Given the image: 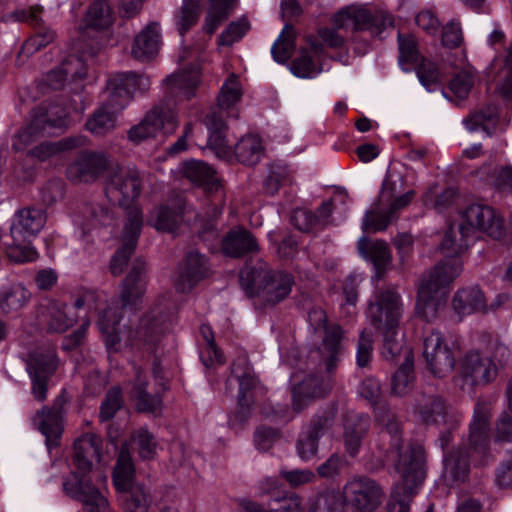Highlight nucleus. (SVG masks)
<instances>
[{"mask_svg": "<svg viewBox=\"0 0 512 512\" xmlns=\"http://www.w3.org/2000/svg\"><path fill=\"white\" fill-rule=\"evenodd\" d=\"M377 420L383 427L380 432L381 449L389 459L396 460L395 469L401 475V482L391 492L387 512H409L410 502L426 476L424 450L416 445L410 446L404 453L401 452L400 422L391 411L379 413Z\"/></svg>", "mask_w": 512, "mask_h": 512, "instance_id": "f257e3e1", "label": "nucleus"}, {"mask_svg": "<svg viewBox=\"0 0 512 512\" xmlns=\"http://www.w3.org/2000/svg\"><path fill=\"white\" fill-rule=\"evenodd\" d=\"M166 297H159L153 306L136 322L131 321L124 330L119 329L122 314L119 309L107 308L100 315L98 326L104 336L109 352H118L122 347L153 352L167 330Z\"/></svg>", "mask_w": 512, "mask_h": 512, "instance_id": "f03ea898", "label": "nucleus"}, {"mask_svg": "<svg viewBox=\"0 0 512 512\" xmlns=\"http://www.w3.org/2000/svg\"><path fill=\"white\" fill-rule=\"evenodd\" d=\"M101 438L86 433L74 443V470L63 480L64 492L82 504L81 512H110V504L104 494L107 477L98 473L97 485L92 483L94 461L100 460Z\"/></svg>", "mask_w": 512, "mask_h": 512, "instance_id": "7ed1b4c3", "label": "nucleus"}, {"mask_svg": "<svg viewBox=\"0 0 512 512\" xmlns=\"http://www.w3.org/2000/svg\"><path fill=\"white\" fill-rule=\"evenodd\" d=\"M150 79L135 72L119 73L107 81L103 103L89 116L85 128L94 136H105L117 127L119 113L130 103L136 91H146Z\"/></svg>", "mask_w": 512, "mask_h": 512, "instance_id": "20e7f679", "label": "nucleus"}, {"mask_svg": "<svg viewBox=\"0 0 512 512\" xmlns=\"http://www.w3.org/2000/svg\"><path fill=\"white\" fill-rule=\"evenodd\" d=\"M484 232L488 236L499 239L503 235L502 219L494 209L485 204L474 203L461 213V221L451 225L441 242V251L445 258H459L475 239L476 232Z\"/></svg>", "mask_w": 512, "mask_h": 512, "instance_id": "39448f33", "label": "nucleus"}, {"mask_svg": "<svg viewBox=\"0 0 512 512\" xmlns=\"http://www.w3.org/2000/svg\"><path fill=\"white\" fill-rule=\"evenodd\" d=\"M403 312L401 295L395 286L376 290L369 303L368 316L372 325L383 334L382 355L394 360L404 348L402 337H398V326Z\"/></svg>", "mask_w": 512, "mask_h": 512, "instance_id": "423d86ee", "label": "nucleus"}, {"mask_svg": "<svg viewBox=\"0 0 512 512\" xmlns=\"http://www.w3.org/2000/svg\"><path fill=\"white\" fill-rule=\"evenodd\" d=\"M248 297H256L264 305L274 306L286 299L292 291V274L273 269L262 259L246 264L239 276Z\"/></svg>", "mask_w": 512, "mask_h": 512, "instance_id": "0eeeda50", "label": "nucleus"}, {"mask_svg": "<svg viewBox=\"0 0 512 512\" xmlns=\"http://www.w3.org/2000/svg\"><path fill=\"white\" fill-rule=\"evenodd\" d=\"M461 272L460 259L445 258L424 275L418 286L416 313L428 322L436 319L438 313L446 306L449 285Z\"/></svg>", "mask_w": 512, "mask_h": 512, "instance_id": "6e6552de", "label": "nucleus"}, {"mask_svg": "<svg viewBox=\"0 0 512 512\" xmlns=\"http://www.w3.org/2000/svg\"><path fill=\"white\" fill-rule=\"evenodd\" d=\"M241 96L239 78L235 74H231L221 88L218 96V108L209 112L204 119V124L209 131L208 146L217 157L227 158L231 155V149L225 142L226 124L223 120V110L236 104Z\"/></svg>", "mask_w": 512, "mask_h": 512, "instance_id": "1a4fd4ad", "label": "nucleus"}, {"mask_svg": "<svg viewBox=\"0 0 512 512\" xmlns=\"http://www.w3.org/2000/svg\"><path fill=\"white\" fill-rule=\"evenodd\" d=\"M113 483L120 493L124 512H148L151 496L143 484L135 481V470L127 451L121 450L113 472Z\"/></svg>", "mask_w": 512, "mask_h": 512, "instance_id": "9d476101", "label": "nucleus"}, {"mask_svg": "<svg viewBox=\"0 0 512 512\" xmlns=\"http://www.w3.org/2000/svg\"><path fill=\"white\" fill-rule=\"evenodd\" d=\"M141 189L140 173L134 168L117 167L109 173L105 182L106 197L110 203L127 211V220L133 209H137L142 216L140 208L135 204Z\"/></svg>", "mask_w": 512, "mask_h": 512, "instance_id": "9b49d317", "label": "nucleus"}, {"mask_svg": "<svg viewBox=\"0 0 512 512\" xmlns=\"http://www.w3.org/2000/svg\"><path fill=\"white\" fill-rule=\"evenodd\" d=\"M178 117L174 103L163 101L155 105L146 113L142 121L131 127L128 131V139L134 144L155 137L158 132L172 134L178 127Z\"/></svg>", "mask_w": 512, "mask_h": 512, "instance_id": "f8f14e48", "label": "nucleus"}, {"mask_svg": "<svg viewBox=\"0 0 512 512\" xmlns=\"http://www.w3.org/2000/svg\"><path fill=\"white\" fill-rule=\"evenodd\" d=\"M333 23L337 28H347L353 26L354 31H370L372 35H380L383 30L393 25L391 14L377 10L374 13L356 7H346L339 11L333 18Z\"/></svg>", "mask_w": 512, "mask_h": 512, "instance_id": "ddd939ff", "label": "nucleus"}, {"mask_svg": "<svg viewBox=\"0 0 512 512\" xmlns=\"http://www.w3.org/2000/svg\"><path fill=\"white\" fill-rule=\"evenodd\" d=\"M343 497L358 512H374L383 502L380 485L366 476H354L343 488Z\"/></svg>", "mask_w": 512, "mask_h": 512, "instance_id": "4468645a", "label": "nucleus"}, {"mask_svg": "<svg viewBox=\"0 0 512 512\" xmlns=\"http://www.w3.org/2000/svg\"><path fill=\"white\" fill-rule=\"evenodd\" d=\"M56 369L57 356L54 348L40 349L30 355L27 370L32 381L31 393L38 402L46 400L48 380Z\"/></svg>", "mask_w": 512, "mask_h": 512, "instance_id": "2eb2a0df", "label": "nucleus"}, {"mask_svg": "<svg viewBox=\"0 0 512 512\" xmlns=\"http://www.w3.org/2000/svg\"><path fill=\"white\" fill-rule=\"evenodd\" d=\"M492 401L479 398L474 407V413L469 425V453L484 460L489 454L490 447V418Z\"/></svg>", "mask_w": 512, "mask_h": 512, "instance_id": "dca6fc26", "label": "nucleus"}, {"mask_svg": "<svg viewBox=\"0 0 512 512\" xmlns=\"http://www.w3.org/2000/svg\"><path fill=\"white\" fill-rule=\"evenodd\" d=\"M154 385L151 386L142 375L140 369L136 370V379L133 385L131 396L136 400V407L142 412H157L162 405V394L166 390L165 377L158 362L153 365Z\"/></svg>", "mask_w": 512, "mask_h": 512, "instance_id": "f3484780", "label": "nucleus"}, {"mask_svg": "<svg viewBox=\"0 0 512 512\" xmlns=\"http://www.w3.org/2000/svg\"><path fill=\"white\" fill-rule=\"evenodd\" d=\"M423 356L427 368L436 377H444L454 369V353L438 331H431L425 336Z\"/></svg>", "mask_w": 512, "mask_h": 512, "instance_id": "a211bd4d", "label": "nucleus"}, {"mask_svg": "<svg viewBox=\"0 0 512 512\" xmlns=\"http://www.w3.org/2000/svg\"><path fill=\"white\" fill-rule=\"evenodd\" d=\"M232 375L239 383L238 411L229 418L233 428L241 427L250 417V407L253 402L250 391L256 387L258 380L245 358L239 359L232 366Z\"/></svg>", "mask_w": 512, "mask_h": 512, "instance_id": "6ab92c4d", "label": "nucleus"}, {"mask_svg": "<svg viewBox=\"0 0 512 512\" xmlns=\"http://www.w3.org/2000/svg\"><path fill=\"white\" fill-rule=\"evenodd\" d=\"M459 374L472 386H485L496 379L498 365L491 356L469 351L459 362Z\"/></svg>", "mask_w": 512, "mask_h": 512, "instance_id": "aec40b11", "label": "nucleus"}, {"mask_svg": "<svg viewBox=\"0 0 512 512\" xmlns=\"http://www.w3.org/2000/svg\"><path fill=\"white\" fill-rule=\"evenodd\" d=\"M335 411L332 408L316 413L305 432H303L297 443L299 456L303 460H310L318 451V441L333 426Z\"/></svg>", "mask_w": 512, "mask_h": 512, "instance_id": "412c9836", "label": "nucleus"}, {"mask_svg": "<svg viewBox=\"0 0 512 512\" xmlns=\"http://www.w3.org/2000/svg\"><path fill=\"white\" fill-rule=\"evenodd\" d=\"M66 399L59 395L51 407H43L33 417V423L45 436L49 449L59 445V439L63 432V414Z\"/></svg>", "mask_w": 512, "mask_h": 512, "instance_id": "4be33fe9", "label": "nucleus"}, {"mask_svg": "<svg viewBox=\"0 0 512 512\" xmlns=\"http://www.w3.org/2000/svg\"><path fill=\"white\" fill-rule=\"evenodd\" d=\"M309 322L315 330L324 329L323 350L327 355L325 358L326 371L332 373L339 362L340 341L343 336L341 327L337 324L327 325L326 314L322 309H312L308 314Z\"/></svg>", "mask_w": 512, "mask_h": 512, "instance_id": "5701e85b", "label": "nucleus"}, {"mask_svg": "<svg viewBox=\"0 0 512 512\" xmlns=\"http://www.w3.org/2000/svg\"><path fill=\"white\" fill-rule=\"evenodd\" d=\"M142 225L143 219L141 218L139 211L137 209H133L124 226L122 245L117 249L110 261V271L114 276L121 275L128 264V261L135 250Z\"/></svg>", "mask_w": 512, "mask_h": 512, "instance_id": "b1692460", "label": "nucleus"}, {"mask_svg": "<svg viewBox=\"0 0 512 512\" xmlns=\"http://www.w3.org/2000/svg\"><path fill=\"white\" fill-rule=\"evenodd\" d=\"M110 166L104 153L85 151L68 166L67 176L76 182L90 183L97 180Z\"/></svg>", "mask_w": 512, "mask_h": 512, "instance_id": "393cba45", "label": "nucleus"}, {"mask_svg": "<svg viewBox=\"0 0 512 512\" xmlns=\"http://www.w3.org/2000/svg\"><path fill=\"white\" fill-rule=\"evenodd\" d=\"M148 276L146 264L135 259L121 283L120 299L123 307H135L141 303L147 289Z\"/></svg>", "mask_w": 512, "mask_h": 512, "instance_id": "a878e982", "label": "nucleus"}, {"mask_svg": "<svg viewBox=\"0 0 512 512\" xmlns=\"http://www.w3.org/2000/svg\"><path fill=\"white\" fill-rule=\"evenodd\" d=\"M294 383L292 390L293 409L301 412L315 398L326 395L331 389L330 379H324L317 375H309L302 381H298V373L291 376Z\"/></svg>", "mask_w": 512, "mask_h": 512, "instance_id": "bb28decb", "label": "nucleus"}, {"mask_svg": "<svg viewBox=\"0 0 512 512\" xmlns=\"http://www.w3.org/2000/svg\"><path fill=\"white\" fill-rule=\"evenodd\" d=\"M65 117L64 111L54 113L46 106H40L33 110L30 123L19 132L18 138L23 145H29L47 128H62L66 124Z\"/></svg>", "mask_w": 512, "mask_h": 512, "instance_id": "cd10ccee", "label": "nucleus"}, {"mask_svg": "<svg viewBox=\"0 0 512 512\" xmlns=\"http://www.w3.org/2000/svg\"><path fill=\"white\" fill-rule=\"evenodd\" d=\"M46 212L36 207H26L16 212L10 227V235L15 240H28L36 237L45 226Z\"/></svg>", "mask_w": 512, "mask_h": 512, "instance_id": "c85d7f7f", "label": "nucleus"}, {"mask_svg": "<svg viewBox=\"0 0 512 512\" xmlns=\"http://www.w3.org/2000/svg\"><path fill=\"white\" fill-rule=\"evenodd\" d=\"M414 409L421 421L427 425L451 426L456 421L451 407L439 396H421L417 399Z\"/></svg>", "mask_w": 512, "mask_h": 512, "instance_id": "c756f323", "label": "nucleus"}, {"mask_svg": "<svg viewBox=\"0 0 512 512\" xmlns=\"http://www.w3.org/2000/svg\"><path fill=\"white\" fill-rule=\"evenodd\" d=\"M394 184L385 180L378 198L371 210L367 211L363 219V229L374 232L384 231L388 225L395 219L389 209H383L382 205L389 202L394 195Z\"/></svg>", "mask_w": 512, "mask_h": 512, "instance_id": "7c9ffc66", "label": "nucleus"}, {"mask_svg": "<svg viewBox=\"0 0 512 512\" xmlns=\"http://www.w3.org/2000/svg\"><path fill=\"white\" fill-rule=\"evenodd\" d=\"M209 267L205 256L197 251L187 254L185 264L176 280V289L180 292L190 291L199 281L208 276Z\"/></svg>", "mask_w": 512, "mask_h": 512, "instance_id": "2f4dec72", "label": "nucleus"}, {"mask_svg": "<svg viewBox=\"0 0 512 512\" xmlns=\"http://www.w3.org/2000/svg\"><path fill=\"white\" fill-rule=\"evenodd\" d=\"M161 40L160 23L157 21L148 23L134 38L132 56L140 61L152 59L159 51Z\"/></svg>", "mask_w": 512, "mask_h": 512, "instance_id": "473e14b6", "label": "nucleus"}, {"mask_svg": "<svg viewBox=\"0 0 512 512\" xmlns=\"http://www.w3.org/2000/svg\"><path fill=\"white\" fill-rule=\"evenodd\" d=\"M164 82L167 86L168 97L189 100L194 96L195 89L200 82V70L194 66L168 76Z\"/></svg>", "mask_w": 512, "mask_h": 512, "instance_id": "72a5a7b5", "label": "nucleus"}, {"mask_svg": "<svg viewBox=\"0 0 512 512\" xmlns=\"http://www.w3.org/2000/svg\"><path fill=\"white\" fill-rule=\"evenodd\" d=\"M370 426L367 415L350 413L344 419L343 441L347 453L354 457L359 453L363 438Z\"/></svg>", "mask_w": 512, "mask_h": 512, "instance_id": "f704fd0d", "label": "nucleus"}, {"mask_svg": "<svg viewBox=\"0 0 512 512\" xmlns=\"http://www.w3.org/2000/svg\"><path fill=\"white\" fill-rule=\"evenodd\" d=\"M223 253L230 257H241L259 250V245L254 235L245 228L230 230L222 239Z\"/></svg>", "mask_w": 512, "mask_h": 512, "instance_id": "c9c22d12", "label": "nucleus"}, {"mask_svg": "<svg viewBox=\"0 0 512 512\" xmlns=\"http://www.w3.org/2000/svg\"><path fill=\"white\" fill-rule=\"evenodd\" d=\"M452 306L457 314L463 316L488 311L486 298L478 286L459 289L453 297Z\"/></svg>", "mask_w": 512, "mask_h": 512, "instance_id": "e433bc0d", "label": "nucleus"}, {"mask_svg": "<svg viewBox=\"0 0 512 512\" xmlns=\"http://www.w3.org/2000/svg\"><path fill=\"white\" fill-rule=\"evenodd\" d=\"M184 177L198 186L204 187L208 192H218L221 185L215 177V170L200 160H189L183 163Z\"/></svg>", "mask_w": 512, "mask_h": 512, "instance_id": "4c0bfd02", "label": "nucleus"}, {"mask_svg": "<svg viewBox=\"0 0 512 512\" xmlns=\"http://www.w3.org/2000/svg\"><path fill=\"white\" fill-rule=\"evenodd\" d=\"M84 229L88 231L99 228H113L116 223V212L103 203L86 204L82 210Z\"/></svg>", "mask_w": 512, "mask_h": 512, "instance_id": "58836bf2", "label": "nucleus"}, {"mask_svg": "<svg viewBox=\"0 0 512 512\" xmlns=\"http://www.w3.org/2000/svg\"><path fill=\"white\" fill-rule=\"evenodd\" d=\"M358 250L365 259L373 263L379 275L391 264V251L383 240L371 241L362 237L358 241Z\"/></svg>", "mask_w": 512, "mask_h": 512, "instance_id": "ea45409f", "label": "nucleus"}, {"mask_svg": "<svg viewBox=\"0 0 512 512\" xmlns=\"http://www.w3.org/2000/svg\"><path fill=\"white\" fill-rule=\"evenodd\" d=\"M471 453L465 447H458L444 459V477L452 484L466 480L469 473V458Z\"/></svg>", "mask_w": 512, "mask_h": 512, "instance_id": "a19ab883", "label": "nucleus"}, {"mask_svg": "<svg viewBox=\"0 0 512 512\" xmlns=\"http://www.w3.org/2000/svg\"><path fill=\"white\" fill-rule=\"evenodd\" d=\"M86 76V69L83 62L76 57L65 60L61 67L50 71L46 76L48 86L54 90L61 89L65 81L71 79H82Z\"/></svg>", "mask_w": 512, "mask_h": 512, "instance_id": "79ce46f5", "label": "nucleus"}, {"mask_svg": "<svg viewBox=\"0 0 512 512\" xmlns=\"http://www.w3.org/2000/svg\"><path fill=\"white\" fill-rule=\"evenodd\" d=\"M225 142H227L226 139ZM226 145L232 149L228 143ZM262 154L263 146L261 139L256 135H246L239 140L234 150H231V155L224 158V160H229L235 155L239 162L245 165H255L260 161ZM220 158L223 159V157Z\"/></svg>", "mask_w": 512, "mask_h": 512, "instance_id": "37998d69", "label": "nucleus"}, {"mask_svg": "<svg viewBox=\"0 0 512 512\" xmlns=\"http://www.w3.org/2000/svg\"><path fill=\"white\" fill-rule=\"evenodd\" d=\"M41 321L49 332L63 333L74 320L67 316L66 305L58 301H49L41 311Z\"/></svg>", "mask_w": 512, "mask_h": 512, "instance_id": "c03bdc74", "label": "nucleus"}, {"mask_svg": "<svg viewBox=\"0 0 512 512\" xmlns=\"http://www.w3.org/2000/svg\"><path fill=\"white\" fill-rule=\"evenodd\" d=\"M498 120V107L495 104H488L472 113L463 122L469 131L473 132L481 128L490 136L495 132Z\"/></svg>", "mask_w": 512, "mask_h": 512, "instance_id": "a18cd8bd", "label": "nucleus"}, {"mask_svg": "<svg viewBox=\"0 0 512 512\" xmlns=\"http://www.w3.org/2000/svg\"><path fill=\"white\" fill-rule=\"evenodd\" d=\"M114 13L111 5L106 0L94 1L84 18L85 28L103 31L112 26Z\"/></svg>", "mask_w": 512, "mask_h": 512, "instance_id": "49530a36", "label": "nucleus"}, {"mask_svg": "<svg viewBox=\"0 0 512 512\" xmlns=\"http://www.w3.org/2000/svg\"><path fill=\"white\" fill-rule=\"evenodd\" d=\"M415 384V372L413 356L409 349L405 351V360L394 373L391 380V389L393 394L404 396L408 394Z\"/></svg>", "mask_w": 512, "mask_h": 512, "instance_id": "de8ad7c7", "label": "nucleus"}, {"mask_svg": "<svg viewBox=\"0 0 512 512\" xmlns=\"http://www.w3.org/2000/svg\"><path fill=\"white\" fill-rule=\"evenodd\" d=\"M30 292L21 284L16 283L0 290V310L9 314L22 309L30 300Z\"/></svg>", "mask_w": 512, "mask_h": 512, "instance_id": "09e8293b", "label": "nucleus"}, {"mask_svg": "<svg viewBox=\"0 0 512 512\" xmlns=\"http://www.w3.org/2000/svg\"><path fill=\"white\" fill-rule=\"evenodd\" d=\"M202 0H183L181 7L174 15V23L178 33L184 36L194 27L200 17Z\"/></svg>", "mask_w": 512, "mask_h": 512, "instance_id": "8fccbe9b", "label": "nucleus"}, {"mask_svg": "<svg viewBox=\"0 0 512 512\" xmlns=\"http://www.w3.org/2000/svg\"><path fill=\"white\" fill-rule=\"evenodd\" d=\"M237 6V0H210V7L205 17L203 29L213 34Z\"/></svg>", "mask_w": 512, "mask_h": 512, "instance_id": "3c124183", "label": "nucleus"}, {"mask_svg": "<svg viewBox=\"0 0 512 512\" xmlns=\"http://www.w3.org/2000/svg\"><path fill=\"white\" fill-rule=\"evenodd\" d=\"M399 65L404 71H410L420 58L418 43L414 35L398 33Z\"/></svg>", "mask_w": 512, "mask_h": 512, "instance_id": "603ef678", "label": "nucleus"}, {"mask_svg": "<svg viewBox=\"0 0 512 512\" xmlns=\"http://www.w3.org/2000/svg\"><path fill=\"white\" fill-rule=\"evenodd\" d=\"M200 334L204 341L200 349V359L202 363L206 367H210L215 364H223L225 362V358L215 344L214 334L211 327L203 324L200 328Z\"/></svg>", "mask_w": 512, "mask_h": 512, "instance_id": "864d4df0", "label": "nucleus"}, {"mask_svg": "<svg viewBox=\"0 0 512 512\" xmlns=\"http://www.w3.org/2000/svg\"><path fill=\"white\" fill-rule=\"evenodd\" d=\"M7 259L14 264L34 262L38 259L39 253L31 244V239L15 240L5 246Z\"/></svg>", "mask_w": 512, "mask_h": 512, "instance_id": "5fc2aeb1", "label": "nucleus"}, {"mask_svg": "<svg viewBox=\"0 0 512 512\" xmlns=\"http://www.w3.org/2000/svg\"><path fill=\"white\" fill-rule=\"evenodd\" d=\"M296 33L291 24H286L273 44L271 53L275 61L279 63L287 62L295 49Z\"/></svg>", "mask_w": 512, "mask_h": 512, "instance_id": "6e6d98bb", "label": "nucleus"}, {"mask_svg": "<svg viewBox=\"0 0 512 512\" xmlns=\"http://www.w3.org/2000/svg\"><path fill=\"white\" fill-rule=\"evenodd\" d=\"M475 81V71L471 67L463 68L453 76L449 90L459 100L467 98Z\"/></svg>", "mask_w": 512, "mask_h": 512, "instance_id": "4d7b16f0", "label": "nucleus"}, {"mask_svg": "<svg viewBox=\"0 0 512 512\" xmlns=\"http://www.w3.org/2000/svg\"><path fill=\"white\" fill-rule=\"evenodd\" d=\"M240 505L244 512H304L301 499L296 494L283 498L281 507L272 511H267L260 504L250 500H243Z\"/></svg>", "mask_w": 512, "mask_h": 512, "instance_id": "13d9d810", "label": "nucleus"}, {"mask_svg": "<svg viewBox=\"0 0 512 512\" xmlns=\"http://www.w3.org/2000/svg\"><path fill=\"white\" fill-rule=\"evenodd\" d=\"M132 442L142 459H152L156 455L157 443L148 430L144 428L136 430L132 434Z\"/></svg>", "mask_w": 512, "mask_h": 512, "instance_id": "bf43d9fd", "label": "nucleus"}, {"mask_svg": "<svg viewBox=\"0 0 512 512\" xmlns=\"http://www.w3.org/2000/svg\"><path fill=\"white\" fill-rule=\"evenodd\" d=\"M250 29V23L246 17H241L231 22L220 34L218 43L222 46H231L241 40Z\"/></svg>", "mask_w": 512, "mask_h": 512, "instance_id": "052dcab7", "label": "nucleus"}, {"mask_svg": "<svg viewBox=\"0 0 512 512\" xmlns=\"http://www.w3.org/2000/svg\"><path fill=\"white\" fill-rule=\"evenodd\" d=\"M290 69L294 75L302 78H313L322 71V68L314 63L306 49H302L291 62Z\"/></svg>", "mask_w": 512, "mask_h": 512, "instance_id": "680f3d73", "label": "nucleus"}, {"mask_svg": "<svg viewBox=\"0 0 512 512\" xmlns=\"http://www.w3.org/2000/svg\"><path fill=\"white\" fill-rule=\"evenodd\" d=\"M55 39V32L50 29L39 28V30L22 45L20 53L23 55H32L40 49L46 47Z\"/></svg>", "mask_w": 512, "mask_h": 512, "instance_id": "e2e57ef3", "label": "nucleus"}, {"mask_svg": "<svg viewBox=\"0 0 512 512\" xmlns=\"http://www.w3.org/2000/svg\"><path fill=\"white\" fill-rule=\"evenodd\" d=\"M182 217L172 209L160 207L156 212L154 227L159 231L174 232Z\"/></svg>", "mask_w": 512, "mask_h": 512, "instance_id": "0e129e2a", "label": "nucleus"}, {"mask_svg": "<svg viewBox=\"0 0 512 512\" xmlns=\"http://www.w3.org/2000/svg\"><path fill=\"white\" fill-rule=\"evenodd\" d=\"M417 76L427 89H431L438 81L439 71L434 63L422 58L416 65L412 66Z\"/></svg>", "mask_w": 512, "mask_h": 512, "instance_id": "69168bd1", "label": "nucleus"}, {"mask_svg": "<svg viewBox=\"0 0 512 512\" xmlns=\"http://www.w3.org/2000/svg\"><path fill=\"white\" fill-rule=\"evenodd\" d=\"M342 497L336 492L320 494L315 501V512H342Z\"/></svg>", "mask_w": 512, "mask_h": 512, "instance_id": "338daca9", "label": "nucleus"}, {"mask_svg": "<svg viewBox=\"0 0 512 512\" xmlns=\"http://www.w3.org/2000/svg\"><path fill=\"white\" fill-rule=\"evenodd\" d=\"M501 81L499 91L503 97L509 98L512 96V44L510 45L507 55L503 61V67L498 73Z\"/></svg>", "mask_w": 512, "mask_h": 512, "instance_id": "774afa93", "label": "nucleus"}]
</instances>
